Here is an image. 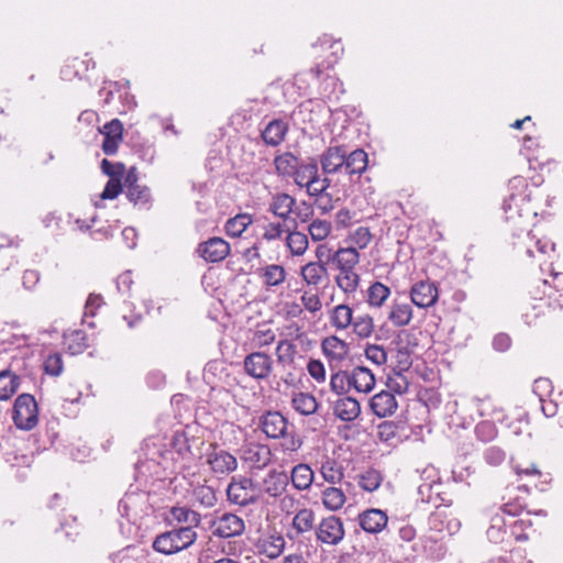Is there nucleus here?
<instances>
[{
  "label": "nucleus",
  "instance_id": "nucleus-1",
  "mask_svg": "<svg viewBox=\"0 0 563 563\" xmlns=\"http://www.w3.org/2000/svg\"><path fill=\"white\" fill-rule=\"evenodd\" d=\"M509 196L504 200L503 209L506 221L517 224L520 219H530L537 211L530 207L528 183L522 176H515L508 183Z\"/></svg>",
  "mask_w": 563,
  "mask_h": 563
},
{
  "label": "nucleus",
  "instance_id": "nucleus-2",
  "mask_svg": "<svg viewBox=\"0 0 563 563\" xmlns=\"http://www.w3.org/2000/svg\"><path fill=\"white\" fill-rule=\"evenodd\" d=\"M196 540L197 532L191 527L174 528L158 534L153 542V549L170 555L188 549Z\"/></svg>",
  "mask_w": 563,
  "mask_h": 563
},
{
  "label": "nucleus",
  "instance_id": "nucleus-3",
  "mask_svg": "<svg viewBox=\"0 0 563 563\" xmlns=\"http://www.w3.org/2000/svg\"><path fill=\"white\" fill-rule=\"evenodd\" d=\"M261 495V485L244 476L232 477L227 488L228 500L242 507L256 503Z\"/></svg>",
  "mask_w": 563,
  "mask_h": 563
},
{
  "label": "nucleus",
  "instance_id": "nucleus-4",
  "mask_svg": "<svg viewBox=\"0 0 563 563\" xmlns=\"http://www.w3.org/2000/svg\"><path fill=\"white\" fill-rule=\"evenodd\" d=\"M12 419L16 428L32 430L38 422L37 402L31 394L16 397L12 410Z\"/></svg>",
  "mask_w": 563,
  "mask_h": 563
},
{
  "label": "nucleus",
  "instance_id": "nucleus-5",
  "mask_svg": "<svg viewBox=\"0 0 563 563\" xmlns=\"http://www.w3.org/2000/svg\"><path fill=\"white\" fill-rule=\"evenodd\" d=\"M118 510L128 520H136L151 510L150 494L144 490H130L124 494L118 505Z\"/></svg>",
  "mask_w": 563,
  "mask_h": 563
},
{
  "label": "nucleus",
  "instance_id": "nucleus-6",
  "mask_svg": "<svg viewBox=\"0 0 563 563\" xmlns=\"http://www.w3.org/2000/svg\"><path fill=\"white\" fill-rule=\"evenodd\" d=\"M314 533L319 542L328 545L339 544L345 536L342 520L333 515L323 518L316 527Z\"/></svg>",
  "mask_w": 563,
  "mask_h": 563
},
{
  "label": "nucleus",
  "instance_id": "nucleus-7",
  "mask_svg": "<svg viewBox=\"0 0 563 563\" xmlns=\"http://www.w3.org/2000/svg\"><path fill=\"white\" fill-rule=\"evenodd\" d=\"M274 361L265 352H252L243 361L245 373L258 380L267 379L273 371Z\"/></svg>",
  "mask_w": 563,
  "mask_h": 563
},
{
  "label": "nucleus",
  "instance_id": "nucleus-8",
  "mask_svg": "<svg viewBox=\"0 0 563 563\" xmlns=\"http://www.w3.org/2000/svg\"><path fill=\"white\" fill-rule=\"evenodd\" d=\"M288 419L276 410H267L258 418L257 427L268 439H280L289 429Z\"/></svg>",
  "mask_w": 563,
  "mask_h": 563
},
{
  "label": "nucleus",
  "instance_id": "nucleus-9",
  "mask_svg": "<svg viewBox=\"0 0 563 563\" xmlns=\"http://www.w3.org/2000/svg\"><path fill=\"white\" fill-rule=\"evenodd\" d=\"M441 488L442 483L438 481L420 484L417 492V505H432L434 508L439 506L451 507L453 504L452 498Z\"/></svg>",
  "mask_w": 563,
  "mask_h": 563
},
{
  "label": "nucleus",
  "instance_id": "nucleus-10",
  "mask_svg": "<svg viewBox=\"0 0 563 563\" xmlns=\"http://www.w3.org/2000/svg\"><path fill=\"white\" fill-rule=\"evenodd\" d=\"M167 452L162 451L155 443L145 442L142 446V455L144 460L140 459L135 463V471L137 477H147L156 473V468L161 465L162 460L165 459Z\"/></svg>",
  "mask_w": 563,
  "mask_h": 563
},
{
  "label": "nucleus",
  "instance_id": "nucleus-11",
  "mask_svg": "<svg viewBox=\"0 0 563 563\" xmlns=\"http://www.w3.org/2000/svg\"><path fill=\"white\" fill-rule=\"evenodd\" d=\"M450 507L439 506L430 512L428 517V527L431 531H446L450 536L459 532L461 522L456 518H451Z\"/></svg>",
  "mask_w": 563,
  "mask_h": 563
},
{
  "label": "nucleus",
  "instance_id": "nucleus-12",
  "mask_svg": "<svg viewBox=\"0 0 563 563\" xmlns=\"http://www.w3.org/2000/svg\"><path fill=\"white\" fill-rule=\"evenodd\" d=\"M321 350L327 357L331 369L341 367L349 355V344L335 335L328 336L321 342Z\"/></svg>",
  "mask_w": 563,
  "mask_h": 563
},
{
  "label": "nucleus",
  "instance_id": "nucleus-13",
  "mask_svg": "<svg viewBox=\"0 0 563 563\" xmlns=\"http://www.w3.org/2000/svg\"><path fill=\"white\" fill-rule=\"evenodd\" d=\"M411 302L419 308H429L437 303L439 290L434 283L420 280L410 288Z\"/></svg>",
  "mask_w": 563,
  "mask_h": 563
},
{
  "label": "nucleus",
  "instance_id": "nucleus-14",
  "mask_svg": "<svg viewBox=\"0 0 563 563\" xmlns=\"http://www.w3.org/2000/svg\"><path fill=\"white\" fill-rule=\"evenodd\" d=\"M244 530V520L234 514L227 512L213 522L212 533L219 538L228 539L241 536Z\"/></svg>",
  "mask_w": 563,
  "mask_h": 563
},
{
  "label": "nucleus",
  "instance_id": "nucleus-15",
  "mask_svg": "<svg viewBox=\"0 0 563 563\" xmlns=\"http://www.w3.org/2000/svg\"><path fill=\"white\" fill-rule=\"evenodd\" d=\"M330 179L328 177L321 178L318 174L312 183H309L305 188L310 197H316V205L322 211L327 213L333 209L332 198L327 194V189L330 187Z\"/></svg>",
  "mask_w": 563,
  "mask_h": 563
},
{
  "label": "nucleus",
  "instance_id": "nucleus-16",
  "mask_svg": "<svg viewBox=\"0 0 563 563\" xmlns=\"http://www.w3.org/2000/svg\"><path fill=\"white\" fill-rule=\"evenodd\" d=\"M296 205V199L286 194V192H277L272 197V201L268 206V211L272 212L275 217L279 218L284 222H289L292 224V228L297 227V222L295 219H291V213L294 212V207Z\"/></svg>",
  "mask_w": 563,
  "mask_h": 563
},
{
  "label": "nucleus",
  "instance_id": "nucleus-17",
  "mask_svg": "<svg viewBox=\"0 0 563 563\" xmlns=\"http://www.w3.org/2000/svg\"><path fill=\"white\" fill-rule=\"evenodd\" d=\"M198 253L200 256L210 263H218L223 261L230 254V245L221 238H210L199 244Z\"/></svg>",
  "mask_w": 563,
  "mask_h": 563
},
{
  "label": "nucleus",
  "instance_id": "nucleus-18",
  "mask_svg": "<svg viewBox=\"0 0 563 563\" xmlns=\"http://www.w3.org/2000/svg\"><path fill=\"white\" fill-rule=\"evenodd\" d=\"M103 135L102 151L106 155H114L122 142L123 125L119 119H112L99 130Z\"/></svg>",
  "mask_w": 563,
  "mask_h": 563
},
{
  "label": "nucleus",
  "instance_id": "nucleus-19",
  "mask_svg": "<svg viewBox=\"0 0 563 563\" xmlns=\"http://www.w3.org/2000/svg\"><path fill=\"white\" fill-rule=\"evenodd\" d=\"M345 151L343 145L330 146L320 155L319 162L323 174H334L344 168Z\"/></svg>",
  "mask_w": 563,
  "mask_h": 563
},
{
  "label": "nucleus",
  "instance_id": "nucleus-20",
  "mask_svg": "<svg viewBox=\"0 0 563 563\" xmlns=\"http://www.w3.org/2000/svg\"><path fill=\"white\" fill-rule=\"evenodd\" d=\"M357 521L360 527L367 533H378L386 528L388 517L385 511L376 508H371L362 511Z\"/></svg>",
  "mask_w": 563,
  "mask_h": 563
},
{
  "label": "nucleus",
  "instance_id": "nucleus-21",
  "mask_svg": "<svg viewBox=\"0 0 563 563\" xmlns=\"http://www.w3.org/2000/svg\"><path fill=\"white\" fill-rule=\"evenodd\" d=\"M207 461L211 470L218 474H229L238 467L235 456L222 449L213 448L207 454Z\"/></svg>",
  "mask_w": 563,
  "mask_h": 563
},
{
  "label": "nucleus",
  "instance_id": "nucleus-22",
  "mask_svg": "<svg viewBox=\"0 0 563 563\" xmlns=\"http://www.w3.org/2000/svg\"><path fill=\"white\" fill-rule=\"evenodd\" d=\"M150 552L140 545H126L109 555L111 563H151Z\"/></svg>",
  "mask_w": 563,
  "mask_h": 563
},
{
  "label": "nucleus",
  "instance_id": "nucleus-23",
  "mask_svg": "<svg viewBox=\"0 0 563 563\" xmlns=\"http://www.w3.org/2000/svg\"><path fill=\"white\" fill-rule=\"evenodd\" d=\"M288 130L289 125L285 120L273 119L261 131V137L266 145L275 147L284 142Z\"/></svg>",
  "mask_w": 563,
  "mask_h": 563
},
{
  "label": "nucleus",
  "instance_id": "nucleus-24",
  "mask_svg": "<svg viewBox=\"0 0 563 563\" xmlns=\"http://www.w3.org/2000/svg\"><path fill=\"white\" fill-rule=\"evenodd\" d=\"M333 412L338 419L352 422L361 415V405L357 399L350 396L339 397L333 405Z\"/></svg>",
  "mask_w": 563,
  "mask_h": 563
},
{
  "label": "nucleus",
  "instance_id": "nucleus-25",
  "mask_svg": "<svg viewBox=\"0 0 563 563\" xmlns=\"http://www.w3.org/2000/svg\"><path fill=\"white\" fill-rule=\"evenodd\" d=\"M369 407L375 416L385 418L395 413L398 402L393 393L382 390L372 397Z\"/></svg>",
  "mask_w": 563,
  "mask_h": 563
},
{
  "label": "nucleus",
  "instance_id": "nucleus-26",
  "mask_svg": "<svg viewBox=\"0 0 563 563\" xmlns=\"http://www.w3.org/2000/svg\"><path fill=\"white\" fill-rule=\"evenodd\" d=\"M402 422L383 421L377 426V438L391 446L397 445L406 437Z\"/></svg>",
  "mask_w": 563,
  "mask_h": 563
},
{
  "label": "nucleus",
  "instance_id": "nucleus-27",
  "mask_svg": "<svg viewBox=\"0 0 563 563\" xmlns=\"http://www.w3.org/2000/svg\"><path fill=\"white\" fill-rule=\"evenodd\" d=\"M272 453L267 445L252 443L243 451V460L252 468L262 470L271 462Z\"/></svg>",
  "mask_w": 563,
  "mask_h": 563
},
{
  "label": "nucleus",
  "instance_id": "nucleus-28",
  "mask_svg": "<svg viewBox=\"0 0 563 563\" xmlns=\"http://www.w3.org/2000/svg\"><path fill=\"white\" fill-rule=\"evenodd\" d=\"M314 512L312 509L302 508L296 512L292 518L291 528L292 531L287 533V537L291 540L297 539L300 534L311 532L314 527Z\"/></svg>",
  "mask_w": 563,
  "mask_h": 563
},
{
  "label": "nucleus",
  "instance_id": "nucleus-29",
  "mask_svg": "<svg viewBox=\"0 0 563 563\" xmlns=\"http://www.w3.org/2000/svg\"><path fill=\"white\" fill-rule=\"evenodd\" d=\"M530 221H531V218L530 219H520L517 221L516 225L514 223H510L511 228L514 230V233H512L514 236L520 238L521 234L525 233L526 240L533 243L537 251L541 254H547L549 249L551 251H554V247H555L554 243H551L548 240L537 239L534 235H531V231L529 230Z\"/></svg>",
  "mask_w": 563,
  "mask_h": 563
},
{
  "label": "nucleus",
  "instance_id": "nucleus-30",
  "mask_svg": "<svg viewBox=\"0 0 563 563\" xmlns=\"http://www.w3.org/2000/svg\"><path fill=\"white\" fill-rule=\"evenodd\" d=\"M316 157H308L306 161H300L298 168L292 176L294 183L305 188L309 183H312L313 178L319 174V165Z\"/></svg>",
  "mask_w": 563,
  "mask_h": 563
},
{
  "label": "nucleus",
  "instance_id": "nucleus-31",
  "mask_svg": "<svg viewBox=\"0 0 563 563\" xmlns=\"http://www.w3.org/2000/svg\"><path fill=\"white\" fill-rule=\"evenodd\" d=\"M166 520L173 523H186V527H191L195 530L196 527L199 526L201 521L200 514L180 506L170 507L165 516Z\"/></svg>",
  "mask_w": 563,
  "mask_h": 563
},
{
  "label": "nucleus",
  "instance_id": "nucleus-32",
  "mask_svg": "<svg viewBox=\"0 0 563 563\" xmlns=\"http://www.w3.org/2000/svg\"><path fill=\"white\" fill-rule=\"evenodd\" d=\"M352 387L358 393H369L375 386V376L373 372L363 365L355 366L350 372Z\"/></svg>",
  "mask_w": 563,
  "mask_h": 563
},
{
  "label": "nucleus",
  "instance_id": "nucleus-33",
  "mask_svg": "<svg viewBox=\"0 0 563 563\" xmlns=\"http://www.w3.org/2000/svg\"><path fill=\"white\" fill-rule=\"evenodd\" d=\"M285 545L286 541L279 533L269 534L257 542L260 553L271 560L279 558L285 550Z\"/></svg>",
  "mask_w": 563,
  "mask_h": 563
},
{
  "label": "nucleus",
  "instance_id": "nucleus-34",
  "mask_svg": "<svg viewBox=\"0 0 563 563\" xmlns=\"http://www.w3.org/2000/svg\"><path fill=\"white\" fill-rule=\"evenodd\" d=\"M288 475L285 472L271 471L263 481L262 493L271 497H279L286 490Z\"/></svg>",
  "mask_w": 563,
  "mask_h": 563
},
{
  "label": "nucleus",
  "instance_id": "nucleus-35",
  "mask_svg": "<svg viewBox=\"0 0 563 563\" xmlns=\"http://www.w3.org/2000/svg\"><path fill=\"white\" fill-rule=\"evenodd\" d=\"M508 528L509 523H507L503 514H493L489 518V527L486 531L488 540L496 544L508 542Z\"/></svg>",
  "mask_w": 563,
  "mask_h": 563
},
{
  "label": "nucleus",
  "instance_id": "nucleus-36",
  "mask_svg": "<svg viewBox=\"0 0 563 563\" xmlns=\"http://www.w3.org/2000/svg\"><path fill=\"white\" fill-rule=\"evenodd\" d=\"M300 161L298 156L289 151L276 155L274 157L276 174L283 178H292Z\"/></svg>",
  "mask_w": 563,
  "mask_h": 563
},
{
  "label": "nucleus",
  "instance_id": "nucleus-37",
  "mask_svg": "<svg viewBox=\"0 0 563 563\" xmlns=\"http://www.w3.org/2000/svg\"><path fill=\"white\" fill-rule=\"evenodd\" d=\"M312 46L321 47L322 49H331L330 56H328L325 59L327 68L333 67L344 53V47L341 41L333 40L332 36L328 34L320 36L317 42L312 44Z\"/></svg>",
  "mask_w": 563,
  "mask_h": 563
},
{
  "label": "nucleus",
  "instance_id": "nucleus-38",
  "mask_svg": "<svg viewBox=\"0 0 563 563\" xmlns=\"http://www.w3.org/2000/svg\"><path fill=\"white\" fill-rule=\"evenodd\" d=\"M412 312L410 303L394 300L389 308L387 318L394 327L402 328L410 323Z\"/></svg>",
  "mask_w": 563,
  "mask_h": 563
},
{
  "label": "nucleus",
  "instance_id": "nucleus-39",
  "mask_svg": "<svg viewBox=\"0 0 563 563\" xmlns=\"http://www.w3.org/2000/svg\"><path fill=\"white\" fill-rule=\"evenodd\" d=\"M300 275L307 285L318 287L328 279V269L321 263L309 262L301 267Z\"/></svg>",
  "mask_w": 563,
  "mask_h": 563
},
{
  "label": "nucleus",
  "instance_id": "nucleus-40",
  "mask_svg": "<svg viewBox=\"0 0 563 563\" xmlns=\"http://www.w3.org/2000/svg\"><path fill=\"white\" fill-rule=\"evenodd\" d=\"M360 262V253L355 246L339 247L335 250L333 265L341 272L355 268Z\"/></svg>",
  "mask_w": 563,
  "mask_h": 563
},
{
  "label": "nucleus",
  "instance_id": "nucleus-41",
  "mask_svg": "<svg viewBox=\"0 0 563 563\" xmlns=\"http://www.w3.org/2000/svg\"><path fill=\"white\" fill-rule=\"evenodd\" d=\"M291 407L302 416H311L317 412L319 402L312 394L298 391L292 395Z\"/></svg>",
  "mask_w": 563,
  "mask_h": 563
},
{
  "label": "nucleus",
  "instance_id": "nucleus-42",
  "mask_svg": "<svg viewBox=\"0 0 563 563\" xmlns=\"http://www.w3.org/2000/svg\"><path fill=\"white\" fill-rule=\"evenodd\" d=\"M125 195L129 201L134 206L150 209L152 203L151 190L146 186L139 185L136 177H134L133 184H130L128 190H125Z\"/></svg>",
  "mask_w": 563,
  "mask_h": 563
},
{
  "label": "nucleus",
  "instance_id": "nucleus-43",
  "mask_svg": "<svg viewBox=\"0 0 563 563\" xmlns=\"http://www.w3.org/2000/svg\"><path fill=\"white\" fill-rule=\"evenodd\" d=\"M275 354L278 365L283 367H295L298 350L292 341L288 339L279 340L275 349Z\"/></svg>",
  "mask_w": 563,
  "mask_h": 563
},
{
  "label": "nucleus",
  "instance_id": "nucleus-44",
  "mask_svg": "<svg viewBox=\"0 0 563 563\" xmlns=\"http://www.w3.org/2000/svg\"><path fill=\"white\" fill-rule=\"evenodd\" d=\"M368 164L367 153L362 148H356L350 154L345 151L344 170L349 175H361L365 172Z\"/></svg>",
  "mask_w": 563,
  "mask_h": 563
},
{
  "label": "nucleus",
  "instance_id": "nucleus-45",
  "mask_svg": "<svg viewBox=\"0 0 563 563\" xmlns=\"http://www.w3.org/2000/svg\"><path fill=\"white\" fill-rule=\"evenodd\" d=\"M257 275L262 279L263 284L268 288L277 287L286 279V271L278 264H269L258 268Z\"/></svg>",
  "mask_w": 563,
  "mask_h": 563
},
{
  "label": "nucleus",
  "instance_id": "nucleus-46",
  "mask_svg": "<svg viewBox=\"0 0 563 563\" xmlns=\"http://www.w3.org/2000/svg\"><path fill=\"white\" fill-rule=\"evenodd\" d=\"M390 296V288L380 282H374L366 290V302L372 308H380Z\"/></svg>",
  "mask_w": 563,
  "mask_h": 563
},
{
  "label": "nucleus",
  "instance_id": "nucleus-47",
  "mask_svg": "<svg viewBox=\"0 0 563 563\" xmlns=\"http://www.w3.org/2000/svg\"><path fill=\"white\" fill-rule=\"evenodd\" d=\"M20 377L10 369L0 372V400L10 399L19 389Z\"/></svg>",
  "mask_w": 563,
  "mask_h": 563
},
{
  "label": "nucleus",
  "instance_id": "nucleus-48",
  "mask_svg": "<svg viewBox=\"0 0 563 563\" xmlns=\"http://www.w3.org/2000/svg\"><path fill=\"white\" fill-rule=\"evenodd\" d=\"M291 482L296 489H308L313 482V471L308 464H298L291 471Z\"/></svg>",
  "mask_w": 563,
  "mask_h": 563
},
{
  "label": "nucleus",
  "instance_id": "nucleus-49",
  "mask_svg": "<svg viewBox=\"0 0 563 563\" xmlns=\"http://www.w3.org/2000/svg\"><path fill=\"white\" fill-rule=\"evenodd\" d=\"M295 229L296 228L291 225L289 232H287L286 245L291 255L300 256L307 251L309 242L307 234L296 231Z\"/></svg>",
  "mask_w": 563,
  "mask_h": 563
},
{
  "label": "nucleus",
  "instance_id": "nucleus-50",
  "mask_svg": "<svg viewBox=\"0 0 563 563\" xmlns=\"http://www.w3.org/2000/svg\"><path fill=\"white\" fill-rule=\"evenodd\" d=\"M253 218L249 213H239L230 218L224 225L225 232L232 238H239L252 224Z\"/></svg>",
  "mask_w": 563,
  "mask_h": 563
},
{
  "label": "nucleus",
  "instance_id": "nucleus-51",
  "mask_svg": "<svg viewBox=\"0 0 563 563\" xmlns=\"http://www.w3.org/2000/svg\"><path fill=\"white\" fill-rule=\"evenodd\" d=\"M330 321L336 330H344L353 322V310L347 305H338L331 311Z\"/></svg>",
  "mask_w": 563,
  "mask_h": 563
},
{
  "label": "nucleus",
  "instance_id": "nucleus-52",
  "mask_svg": "<svg viewBox=\"0 0 563 563\" xmlns=\"http://www.w3.org/2000/svg\"><path fill=\"white\" fill-rule=\"evenodd\" d=\"M361 277L355 268L341 271L335 277L338 287L345 294H354L360 285Z\"/></svg>",
  "mask_w": 563,
  "mask_h": 563
},
{
  "label": "nucleus",
  "instance_id": "nucleus-53",
  "mask_svg": "<svg viewBox=\"0 0 563 563\" xmlns=\"http://www.w3.org/2000/svg\"><path fill=\"white\" fill-rule=\"evenodd\" d=\"M65 344L70 354L76 355L82 353L88 346V336L82 330H74L64 335Z\"/></svg>",
  "mask_w": 563,
  "mask_h": 563
},
{
  "label": "nucleus",
  "instance_id": "nucleus-54",
  "mask_svg": "<svg viewBox=\"0 0 563 563\" xmlns=\"http://www.w3.org/2000/svg\"><path fill=\"white\" fill-rule=\"evenodd\" d=\"M195 439L192 438V441ZM191 439L188 437L186 431H176L173 434L172 446L175 452L184 460H191L194 453L191 451Z\"/></svg>",
  "mask_w": 563,
  "mask_h": 563
},
{
  "label": "nucleus",
  "instance_id": "nucleus-55",
  "mask_svg": "<svg viewBox=\"0 0 563 563\" xmlns=\"http://www.w3.org/2000/svg\"><path fill=\"white\" fill-rule=\"evenodd\" d=\"M330 388L339 397L346 396V394L352 388L350 372L339 369L335 373H333L330 378Z\"/></svg>",
  "mask_w": 563,
  "mask_h": 563
},
{
  "label": "nucleus",
  "instance_id": "nucleus-56",
  "mask_svg": "<svg viewBox=\"0 0 563 563\" xmlns=\"http://www.w3.org/2000/svg\"><path fill=\"white\" fill-rule=\"evenodd\" d=\"M345 500V494L341 488L328 487L322 492V503L329 510H339L342 508Z\"/></svg>",
  "mask_w": 563,
  "mask_h": 563
},
{
  "label": "nucleus",
  "instance_id": "nucleus-57",
  "mask_svg": "<svg viewBox=\"0 0 563 563\" xmlns=\"http://www.w3.org/2000/svg\"><path fill=\"white\" fill-rule=\"evenodd\" d=\"M320 472L324 481L331 484L340 483L343 478L342 466L333 459H327L321 464Z\"/></svg>",
  "mask_w": 563,
  "mask_h": 563
},
{
  "label": "nucleus",
  "instance_id": "nucleus-58",
  "mask_svg": "<svg viewBox=\"0 0 563 563\" xmlns=\"http://www.w3.org/2000/svg\"><path fill=\"white\" fill-rule=\"evenodd\" d=\"M383 481V476L379 471L369 468L360 475L358 485L366 492L376 490Z\"/></svg>",
  "mask_w": 563,
  "mask_h": 563
},
{
  "label": "nucleus",
  "instance_id": "nucleus-59",
  "mask_svg": "<svg viewBox=\"0 0 563 563\" xmlns=\"http://www.w3.org/2000/svg\"><path fill=\"white\" fill-rule=\"evenodd\" d=\"M194 498L201 506L210 508L217 503V495L212 487L207 485L197 486L194 489Z\"/></svg>",
  "mask_w": 563,
  "mask_h": 563
},
{
  "label": "nucleus",
  "instance_id": "nucleus-60",
  "mask_svg": "<svg viewBox=\"0 0 563 563\" xmlns=\"http://www.w3.org/2000/svg\"><path fill=\"white\" fill-rule=\"evenodd\" d=\"M409 385H410L409 380L404 375V372L393 371V376H388L387 387L389 389L388 391H390L393 394L395 393L398 395H402V394L407 393Z\"/></svg>",
  "mask_w": 563,
  "mask_h": 563
},
{
  "label": "nucleus",
  "instance_id": "nucleus-61",
  "mask_svg": "<svg viewBox=\"0 0 563 563\" xmlns=\"http://www.w3.org/2000/svg\"><path fill=\"white\" fill-rule=\"evenodd\" d=\"M531 527V520L519 519L509 523L508 541L515 539L516 541H527L528 534L526 530Z\"/></svg>",
  "mask_w": 563,
  "mask_h": 563
},
{
  "label": "nucleus",
  "instance_id": "nucleus-62",
  "mask_svg": "<svg viewBox=\"0 0 563 563\" xmlns=\"http://www.w3.org/2000/svg\"><path fill=\"white\" fill-rule=\"evenodd\" d=\"M308 231L313 241H323L331 232V223L325 220L317 219L309 224Z\"/></svg>",
  "mask_w": 563,
  "mask_h": 563
},
{
  "label": "nucleus",
  "instance_id": "nucleus-63",
  "mask_svg": "<svg viewBox=\"0 0 563 563\" xmlns=\"http://www.w3.org/2000/svg\"><path fill=\"white\" fill-rule=\"evenodd\" d=\"M289 222H269L264 227L263 239L274 241L280 239L284 233L289 232Z\"/></svg>",
  "mask_w": 563,
  "mask_h": 563
},
{
  "label": "nucleus",
  "instance_id": "nucleus-64",
  "mask_svg": "<svg viewBox=\"0 0 563 563\" xmlns=\"http://www.w3.org/2000/svg\"><path fill=\"white\" fill-rule=\"evenodd\" d=\"M372 241V233L368 228L366 227H358L356 230H354L350 236L349 242L352 246H355L357 249H365L369 242Z\"/></svg>",
  "mask_w": 563,
  "mask_h": 563
}]
</instances>
